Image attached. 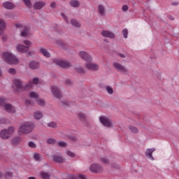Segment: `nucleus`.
I'll return each mask as SVG.
<instances>
[{
	"mask_svg": "<svg viewBox=\"0 0 179 179\" xmlns=\"http://www.w3.org/2000/svg\"><path fill=\"white\" fill-rule=\"evenodd\" d=\"M34 129V123L30 121H24L20 124L17 129V132L19 135H27L33 132Z\"/></svg>",
	"mask_w": 179,
	"mask_h": 179,
	"instance_id": "nucleus-1",
	"label": "nucleus"
},
{
	"mask_svg": "<svg viewBox=\"0 0 179 179\" xmlns=\"http://www.w3.org/2000/svg\"><path fill=\"white\" fill-rule=\"evenodd\" d=\"M28 179H36V178L35 177H29V178H28Z\"/></svg>",
	"mask_w": 179,
	"mask_h": 179,
	"instance_id": "nucleus-59",
	"label": "nucleus"
},
{
	"mask_svg": "<svg viewBox=\"0 0 179 179\" xmlns=\"http://www.w3.org/2000/svg\"><path fill=\"white\" fill-rule=\"evenodd\" d=\"M34 157H40L41 155L38 152H34Z\"/></svg>",
	"mask_w": 179,
	"mask_h": 179,
	"instance_id": "nucleus-51",
	"label": "nucleus"
},
{
	"mask_svg": "<svg viewBox=\"0 0 179 179\" xmlns=\"http://www.w3.org/2000/svg\"><path fill=\"white\" fill-rule=\"evenodd\" d=\"M29 66L31 69H38L40 68V64L37 62L31 61L29 62Z\"/></svg>",
	"mask_w": 179,
	"mask_h": 179,
	"instance_id": "nucleus-22",
	"label": "nucleus"
},
{
	"mask_svg": "<svg viewBox=\"0 0 179 179\" xmlns=\"http://www.w3.org/2000/svg\"><path fill=\"white\" fill-rule=\"evenodd\" d=\"M77 71H78V72H82V69L80 68V69H77Z\"/></svg>",
	"mask_w": 179,
	"mask_h": 179,
	"instance_id": "nucleus-58",
	"label": "nucleus"
},
{
	"mask_svg": "<svg viewBox=\"0 0 179 179\" xmlns=\"http://www.w3.org/2000/svg\"><path fill=\"white\" fill-rule=\"evenodd\" d=\"M117 55L120 57V58H127V53H118Z\"/></svg>",
	"mask_w": 179,
	"mask_h": 179,
	"instance_id": "nucleus-49",
	"label": "nucleus"
},
{
	"mask_svg": "<svg viewBox=\"0 0 179 179\" xmlns=\"http://www.w3.org/2000/svg\"><path fill=\"white\" fill-rule=\"evenodd\" d=\"M8 99L5 97L0 98V106L3 107L8 113L10 114H13L16 113V109L13 107V106L10 105V103H7Z\"/></svg>",
	"mask_w": 179,
	"mask_h": 179,
	"instance_id": "nucleus-6",
	"label": "nucleus"
},
{
	"mask_svg": "<svg viewBox=\"0 0 179 179\" xmlns=\"http://www.w3.org/2000/svg\"><path fill=\"white\" fill-rule=\"evenodd\" d=\"M15 131L16 128L13 126H10L7 129H2L0 131V138H1V139H9V138L15 134Z\"/></svg>",
	"mask_w": 179,
	"mask_h": 179,
	"instance_id": "nucleus-5",
	"label": "nucleus"
},
{
	"mask_svg": "<svg viewBox=\"0 0 179 179\" xmlns=\"http://www.w3.org/2000/svg\"><path fill=\"white\" fill-rule=\"evenodd\" d=\"M61 16L64 19V22H66V23H69V20H68V17L66 15H65V13H62Z\"/></svg>",
	"mask_w": 179,
	"mask_h": 179,
	"instance_id": "nucleus-42",
	"label": "nucleus"
},
{
	"mask_svg": "<svg viewBox=\"0 0 179 179\" xmlns=\"http://www.w3.org/2000/svg\"><path fill=\"white\" fill-rule=\"evenodd\" d=\"M70 23L72 24V26H74V27H80V23L78 22L76 20H71Z\"/></svg>",
	"mask_w": 179,
	"mask_h": 179,
	"instance_id": "nucleus-31",
	"label": "nucleus"
},
{
	"mask_svg": "<svg viewBox=\"0 0 179 179\" xmlns=\"http://www.w3.org/2000/svg\"><path fill=\"white\" fill-rule=\"evenodd\" d=\"M32 44L31 41L25 39L22 41V43H18L16 45L15 50L17 52H20V54H26V52H27V50L30 48Z\"/></svg>",
	"mask_w": 179,
	"mask_h": 179,
	"instance_id": "nucleus-4",
	"label": "nucleus"
},
{
	"mask_svg": "<svg viewBox=\"0 0 179 179\" xmlns=\"http://www.w3.org/2000/svg\"><path fill=\"white\" fill-rule=\"evenodd\" d=\"M44 117L43 112L40 110H36L34 113V118L35 120H41Z\"/></svg>",
	"mask_w": 179,
	"mask_h": 179,
	"instance_id": "nucleus-21",
	"label": "nucleus"
},
{
	"mask_svg": "<svg viewBox=\"0 0 179 179\" xmlns=\"http://www.w3.org/2000/svg\"><path fill=\"white\" fill-rule=\"evenodd\" d=\"M66 85H71V84H72V80H66Z\"/></svg>",
	"mask_w": 179,
	"mask_h": 179,
	"instance_id": "nucleus-53",
	"label": "nucleus"
},
{
	"mask_svg": "<svg viewBox=\"0 0 179 179\" xmlns=\"http://www.w3.org/2000/svg\"><path fill=\"white\" fill-rule=\"evenodd\" d=\"M31 83L34 85H38V83L40 82V79L38 78H34L32 79V81H31Z\"/></svg>",
	"mask_w": 179,
	"mask_h": 179,
	"instance_id": "nucleus-46",
	"label": "nucleus"
},
{
	"mask_svg": "<svg viewBox=\"0 0 179 179\" xmlns=\"http://www.w3.org/2000/svg\"><path fill=\"white\" fill-rule=\"evenodd\" d=\"M101 160L103 164H106L107 166L112 163L111 160L107 157H102Z\"/></svg>",
	"mask_w": 179,
	"mask_h": 179,
	"instance_id": "nucleus-30",
	"label": "nucleus"
},
{
	"mask_svg": "<svg viewBox=\"0 0 179 179\" xmlns=\"http://www.w3.org/2000/svg\"><path fill=\"white\" fill-rule=\"evenodd\" d=\"M78 55L79 57H80V58H82L83 59H84V61H86L87 62L88 61H93V57H92V56L89 53L85 51L79 52Z\"/></svg>",
	"mask_w": 179,
	"mask_h": 179,
	"instance_id": "nucleus-13",
	"label": "nucleus"
},
{
	"mask_svg": "<svg viewBox=\"0 0 179 179\" xmlns=\"http://www.w3.org/2000/svg\"><path fill=\"white\" fill-rule=\"evenodd\" d=\"M28 146H29V148H31V149H36V148H37V145H36V143L33 141H29L28 143Z\"/></svg>",
	"mask_w": 179,
	"mask_h": 179,
	"instance_id": "nucleus-38",
	"label": "nucleus"
},
{
	"mask_svg": "<svg viewBox=\"0 0 179 179\" xmlns=\"http://www.w3.org/2000/svg\"><path fill=\"white\" fill-rule=\"evenodd\" d=\"M13 85L16 92H20V90H29V89L33 87V83H31V81H29L27 85H23V82L20 78H15L13 80Z\"/></svg>",
	"mask_w": 179,
	"mask_h": 179,
	"instance_id": "nucleus-3",
	"label": "nucleus"
},
{
	"mask_svg": "<svg viewBox=\"0 0 179 179\" xmlns=\"http://www.w3.org/2000/svg\"><path fill=\"white\" fill-rule=\"evenodd\" d=\"M5 30H6V21L0 18V36H3Z\"/></svg>",
	"mask_w": 179,
	"mask_h": 179,
	"instance_id": "nucleus-17",
	"label": "nucleus"
},
{
	"mask_svg": "<svg viewBox=\"0 0 179 179\" xmlns=\"http://www.w3.org/2000/svg\"><path fill=\"white\" fill-rule=\"evenodd\" d=\"M90 171L92 173H95L96 174H100L104 171V168L99 164H92L90 167Z\"/></svg>",
	"mask_w": 179,
	"mask_h": 179,
	"instance_id": "nucleus-8",
	"label": "nucleus"
},
{
	"mask_svg": "<svg viewBox=\"0 0 179 179\" xmlns=\"http://www.w3.org/2000/svg\"><path fill=\"white\" fill-rule=\"evenodd\" d=\"M41 177L43 179H50V173L47 172H41Z\"/></svg>",
	"mask_w": 179,
	"mask_h": 179,
	"instance_id": "nucleus-35",
	"label": "nucleus"
},
{
	"mask_svg": "<svg viewBox=\"0 0 179 179\" xmlns=\"http://www.w3.org/2000/svg\"><path fill=\"white\" fill-rule=\"evenodd\" d=\"M57 4L55 3H52L51 4H50V8H55V6H56Z\"/></svg>",
	"mask_w": 179,
	"mask_h": 179,
	"instance_id": "nucleus-54",
	"label": "nucleus"
},
{
	"mask_svg": "<svg viewBox=\"0 0 179 179\" xmlns=\"http://www.w3.org/2000/svg\"><path fill=\"white\" fill-rule=\"evenodd\" d=\"M56 142L55 139L52 138H50L47 140V143H48V145H54Z\"/></svg>",
	"mask_w": 179,
	"mask_h": 179,
	"instance_id": "nucleus-40",
	"label": "nucleus"
},
{
	"mask_svg": "<svg viewBox=\"0 0 179 179\" xmlns=\"http://www.w3.org/2000/svg\"><path fill=\"white\" fill-rule=\"evenodd\" d=\"M45 6V3L44 1H36L35 2L34 5V9H42V8H44Z\"/></svg>",
	"mask_w": 179,
	"mask_h": 179,
	"instance_id": "nucleus-20",
	"label": "nucleus"
},
{
	"mask_svg": "<svg viewBox=\"0 0 179 179\" xmlns=\"http://www.w3.org/2000/svg\"><path fill=\"white\" fill-rule=\"evenodd\" d=\"M128 6L127 5H124L122 7V10H123V12H127V10H128Z\"/></svg>",
	"mask_w": 179,
	"mask_h": 179,
	"instance_id": "nucleus-50",
	"label": "nucleus"
},
{
	"mask_svg": "<svg viewBox=\"0 0 179 179\" xmlns=\"http://www.w3.org/2000/svg\"><path fill=\"white\" fill-rule=\"evenodd\" d=\"M31 104H33V101H31V99H27L25 100V105L26 106H31Z\"/></svg>",
	"mask_w": 179,
	"mask_h": 179,
	"instance_id": "nucleus-47",
	"label": "nucleus"
},
{
	"mask_svg": "<svg viewBox=\"0 0 179 179\" xmlns=\"http://www.w3.org/2000/svg\"><path fill=\"white\" fill-rule=\"evenodd\" d=\"M1 58L4 62L9 65H17L19 59L10 51H4L2 52Z\"/></svg>",
	"mask_w": 179,
	"mask_h": 179,
	"instance_id": "nucleus-2",
	"label": "nucleus"
},
{
	"mask_svg": "<svg viewBox=\"0 0 179 179\" xmlns=\"http://www.w3.org/2000/svg\"><path fill=\"white\" fill-rule=\"evenodd\" d=\"M98 12L99 15H101V16H104L106 15V6L102 4H99L98 6Z\"/></svg>",
	"mask_w": 179,
	"mask_h": 179,
	"instance_id": "nucleus-23",
	"label": "nucleus"
},
{
	"mask_svg": "<svg viewBox=\"0 0 179 179\" xmlns=\"http://www.w3.org/2000/svg\"><path fill=\"white\" fill-rule=\"evenodd\" d=\"M151 160H154V158L153 157H150V158Z\"/></svg>",
	"mask_w": 179,
	"mask_h": 179,
	"instance_id": "nucleus-61",
	"label": "nucleus"
},
{
	"mask_svg": "<svg viewBox=\"0 0 179 179\" xmlns=\"http://www.w3.org/2000/svg\"><path fill=\"white\" fill-rule=\"evenodd\" d=\"M57 43L59 45H62L64 44V42H62V41H58Z\"/></svg>",
	"mask_w": 179,
	"mask_h": 179,
	"instance_id": "nucleus-55",
	"label": "nucleus"
},
{
	"mask_svg": "<svg viewBox=\"0 0 179 179\" xmlns=\"http://www.w3.org/2000/svg\"><path fill=\"white\" fill-rule=\"evenodd\" d=\"M0 76H2V70L0 69Z\"/></svg>",
	"mask_w": 179,
	"mask_h": 179,
	"instance_id": "nucleus-60",
	"label": "nucleus"
},
{
	"mask_svg": "<svg viewBox=\"0 0 179 179\" xmlns=\"http://www.w3.org/2000/svg\"><path fill=\"white\" fill-rule=\"evenodd\" d=\"M34 159L36 162H38V160H40V157H35Z\"/></svg>",
	"mask_w": 179,
	"mask_h": 179,
	"instance_id": "nucleus-57",
	"label": "nucleus"
},
{
	"mask_svg": "<svg viewBox=\"0 0 179 179\" xmlns=\"http://www.w3.org/2000/svg\"><path fill=\"white\" fill-rule=\"evenodd\" d=\"M22 141V138L19 136L14 137L12 140V143L13 145H19L20 142Z\"/></svg>",
	"mask_w": 179,
	"mask_h": 179,
	"instance_id": "nucleus-29",
	"label": "nucleus"
},
{
	"mask_svg": "<svg viewBox=\"0 0 179 179\" xmlns=\"http://www.w3.org/2000/svg\"><path fill=\"white\" fill-rule=\"evenodd\" d=\"M122 34H123L124 38H128V29H124L122 30Z\"/></svg>",
	"mask_w": 179,
	"mask_h": 179,
	"instance_id": "nucleus-44",
	"label": "nucleus"
},
{
	"mask_svg": "<svg viewBox=\"0 0 179 179\" xmlns=\"http://www.w3.org/2000/svg\"><path fill=\"white\" fill-rule=\"evenodd\" d=\"M57 145L59 148H68V143L61 141L57 143Z\"/></svg>",
	"mask_w": 179,
	"mask_h": 179,
	"instance_id": "nucleus-34",
	"label": "nucleus"
},
{
	"mask_svg": "<svg viewBox=\"0 0 179 179\" xmlns=\"http://www.w3.org/2000/svg\"><path fill=\"white\" fill-rule=\"evenodd\" d=\"M99 120V122L103 127H106V128H114V123L113 122V120H111L108 116H100Z\"/></svg>",
	"mask_w": 179,
	"mask_h": 179,
	"instance_id": "nucleus-7",
	"label": "nucleus"
},
{
	"mask_svg": "<svg viewBox=\"0 0 179 179\" xmlns=\"http://www.w3.org/2000/svg\"><path fill=\"white\" fill-rule=\"evenodd\" d=\"M106 90L108 94H113L114 93V90L111 87V86H106Z\"/></svg>",
	"mask_w": 179,
	"mask_h": 179,
	"instance_id": "nucleus-37",
	"label": "nucleus"
},
{
	"mask_svg": "<svg viewBox=\"0 0 179 179\" xmlns=\"http://www.w3.org/2000/svg\"><path fill=\"white\" fill-rule=\"evenodd\" d=\"M3 174L5 173L0 171V178H2V177H3Z\"/></svg>",
	"mask_w": 179,
	"mask_h": 179,
	"instance_id": "nucleus-56",
	"label": "nucleus"
},
{
	"mask_svg": "<svg viewBox=\"0 0 179 179\" xmlns=\"http://www.w3.org/2000/svg\"><path fill=\"white\" fill-rule=\"evenodd\" d=\"M113 68L117 71V72H122L123 73L128 72V69L118 62H113Z\"/></svg>",
	"mask_w": 179,
	"mask_h": 179,
	"instance_id": "nucleus-9",
	"label": "nucleus"
},
{
	"mask_svg": "<svg viewBox=\"0 0 179 179\" xmlns=\"http://www.w3.org/2000/svg\"><path fill=\"white\" fill-rule=\"evenodd\" d=\"M4 177L6 179H10V178H12V177H13V173H12V171H6L4 173Z\"/></svg>",
	"mask_w": 179,
	"mask_h": 179,
	"instance_id": "nucleus-33",
	"label": "nucleus"
},
{
	"mask_svg": "<svg viewBox=\"0 0 179 179\" xmlns=\"http://www.w3.org/2000/svg\"><path fill=\"white\" fill-rule=\"evenodd\" d=\"M69 5L71 8H79L80 6V2L78 0H71L69 1Z\"/></svg>",
	"mask_w": 179,
	"mask_h": 179,
	"instance_id": "nucleus-24",
	"label": "nucleus"
},
{
	"mask_svg": "<svg viewBox=\"0 0 179 179\" xmlns=\"http://www.w3.org/2000/svg\"><path fill=\"white\" fill-rule=\"evenodd\" d=\"M64 155H66L69 157H76V154L75 152H73V151L69 150H66L64 151Z\"/></svg>",
	"mask_w": 179,
	"mask_h": 179,
	"instance_id": "nucleus-26",
	"label": "nucleus"
},
{
	"mask_svg": "<svg viewBox=\"0 0 179 179\" xmlns=\"http://www.w3.org/2000/svg\"><path fill=\"white\" fill-rule=\"evenodd\" d=\"M154 152H156V148H148L145 150V155L146 157H152Z\"/></svg>",
	"mask_w": 179,
	"mask_h": 179,
	"instance_id": "nucleus-19",
	"label": "nucleus"
},
{
	"mask_svg": "<svg viewBox=\"0 0 179 179\" xmlns=\"http://www.w3.org/2000/svg\"><path fill=\"white\" fill-rule=\"evenodd\" d=\"M27 54V57H32V55H34V53L31 50H27V52H25Z\"/></svg>",
	"mask_w": 179,
	"mask_h": 179,
	"instance_id": "nucleus-48",
	"label": "nucleus"
},
{
	"mask_svg": "<svg viewBox=\"0 0 179 179\" xmlns=\"http://www.w3.org/2000/svg\"><path fill=\"white\" fill-rule=\"evenodd\" d=\"M54 62L57 65H59V66H62L63 68H69V66H71V62L66 60L55 59Z\"/></svg>",
	"mask_w": 179,
	"mask_h": 179,
	"instance_id": "nucleus-11",
	"label": "nucleus"
},
{
	"mask_svg": "<svg viewBox=\"0 0 179 179\" xmlns=\"http://www.w3.org/2000/svg\"><path fill=\"white\" fill-rule=\"evenodd\" d=\"M2 6L3 8H4L5 9H15V4L10 1H5L2 3Z\"/></svg>",
	"mask_w": 179,
	"mask_h": 179,
	"instance_id": "nucleus-18",
	"label": "nucleus"
},
{
	"mask_svg": "<svg viewBox=\"0 0 179 179\" xmlns=\"http://www.w3.org/2000/svg\"><path fill=\"white\" fill-rule=\"evenodd\" d=\"M86 69H89V71H98L99 64L92 62V61H88L85 65Z\"/></svg>",
	"mask_w": 179,
	"mask_h": 179,
	"instance_id": "nucleus-12",
	"label": "nucleus"
},
{
	"mask_svg": "<svg viewBox=\"0 0 179 179\" xmlns=\"http://www.w3.org/2000/svg\"><path fill=\"white\" fill-rule=\"evenodd\" d=\"M36 103L38 106H45V101L40 97L36 99Z\"/></svg>",
	"mask_w": 179,
	"mask_h": 179,
	"instance_id": "nucleus-32",
	"label": "nucleus"
},
{
	"mask_svg": "<svg viewBox=\"0 0 179 179\" xmlns=\"http://www.w3.org/2000/svg\"><path fill=\"white\" fill-rule=\"evenodd\" d=\"M26 27V24H23V23H22V22H17V23H15V27L17 28V29H24V27Z\"/></svg>",
	"mask_w": 179,
	"mask_h": 179,
	"instance_id": "nucleus-36",
	"label": "nucleus"
},
{
	"mask_svg": "<svg viewBox=\"0 0 179 179\" xmlns=\"http://www.w3.org/2000/svg\"><path fill=\"white\" fill-rule=\"evenodd\" d=\"M101 36H103V37H106V38H115V34L107 30L102 31Z\"/></svg>",
	"mask_w": 179,
	"mask_h": 179,
	"instance_id": "nucleus-16",
	"label": "nucleus"
},
{
	"mask_svg": "<svg viewBox=\"0 0 179 179\" xmlns=\"http://www.w3.org/2000/svg\"><path fill=\"white\" fill-rule=\"evenodd\" d=\"M129 130L133 134H138V132H139V130L137 129V127L132 125L129 126Z\"/></svg>",
	"mask_w": 179,
	"mask_h": 179,
	"instance_id": "nucleus-28",
	"label": "nucleus"
},
{
	"mask_svg": "<svg viewBox=\"0 0 179 179\" xmlns=\"http://www.w3.org/2000/svg\"><path fill=\"white\" fill-rule=\"evenodd\" d=\"M52 162H54V163H64L65 159L62 157H53Z\"/></svg>",
	"mask_w": 179,
	"mask_h": 179,
	"instance_id": "nucleus-27",
	"label": "nucleus"
},
{
	"mask_svg": "<svg viewBox=\"0 0 179 179\" xmlns=\"http://www.w3.org/2000/svg\"><path fill=\"white\" fill-rule=\"evenodd\" d=\"M78 117L80 119V120H85L86 118V113H83V112H80L78 113Z\"/></svg>",
	"mask_w": 179,
	"mask_h": 179,
	"instance_id": "nucleus-41",
	"label": "nucleus"
},
{
	"mask_svg": "<svg viewBox=\"0 0 179 179\" xmlns=\"http://www.w3.org/2000/svg\"><path fill=\"white\" fill-rule=\"evenodd\" d=\"M8 73L10 75H16V69L10 68L8 70Z\"/></svg>",
	"mask_w": 179,
	"mask_h": 179,
	"instance_id": "nucleus-45",
	"label": "nucleus"
},
{
	"mask_svg": "<svg viewBox=\"0 0 179 179\" xmlns=\"http://www.w3.org/2000/svg\"><path fill=\"white\" fill-rule=\"evenodd\" d=\"M52 93L56 99H59L61 97V89L57 86H52Z\"/></svg>",
	"mask_w": 179,
	"mask_h": 179,
	"instance_id": "nucleus-15",
	"label": "nucleus"
},
{
	"mask_svg": "<svg viewBox=\"0 0 179 179\" xmlns=\"http://www.w3.org/2000/svg\"><path fill=\"white\" fill-rule=\"evenodd\" d=\"M172 5L173 6H177L178 5H179V3H178V1H173V2H172Z\"/></svg>",
	"mask_w": 179,
	"mask_h": 179,
	"instance_id": "nucleus-52",
	"label": "nucleus"
},
{
	"mask_svg": "<svg viewBox=\"0 0 179 179\" xmlns=\"http://www.w3.org/2000/svg\"><path fill=\"white\" fill-rule=\"evenodd\" d=\"M33 32H31V29H30V26L25 25L23 29L21 31L20 36L22 37H29L31 36Z\"/></svg>",
	"mask_w": 179,
	"mask_h": 179,
	"instance_id": "nucleus-10",
	"label": "nucleus"
},
{
	"mask_svg": "<svg viewBox=\"0 0 179 179\" xmlns=\"http://www.w3.org/2000/svg\"><path fill=\"white\" fill-rule=\"evenodd\" d=\"M29 97L37 100L40 97V94H38V93H37L36 92L31 91L29 92Z\"/></svg>",
	"mask_w": 179,
	"mask_h": 179,
	"instance_id": "nucleus-25",
	"label": "nucleus"
},
{
	"mask_svg": "<svg viewBox=\"0 0 179 179\" xmlns=\"http://www.w3.org/2000/svg\"><path fill=\"white\" fill-rule=\"evenodd\" d=\"M63 1H66V0H63Z\"/></svg>",
	"mask_w": 179,
	"mask_h": 179,
	"instance_id": "nucleus-62",
	"label": "nucleus"
},
{
	"mask_svg": "<svg viewBox=\"0 0 179 179\" xmlns=\"http://www.w3.org/2000/svg\"><path fill=\"white\" fill-rule=\"evenodd\" d=\"M24 5L27 6V8H31V0H22Z\"/></svg>",
	"mask_w": 179,
	"mask_h": 179,
	"instance_id": "nucleus-39",
	"label": "nucleus"
},
{
	"mask_svg": "<svg viewBox=\"0 0 179 179\" xmlns=\"http://www.w3.org/2000/svg\"><path fill=\"white\" fill-rule=\"evenodd\" d=\"M38 52L43 55L45 58H51V53L48 51V50L45 49L44 47H39L38 48Z\"/></svg>",
	"mask_w": 179,
	"mask_h": 179,
	"instance_id": "nucleus-14",
	"label": "nucleus"
},
{
	"mask_svg": "<svg viewBox=\"0 0 179 179\" xmlns=\"http://www.w3.org/2000/svg\"><path fill=\"white\" fill-rule=\"evenodd\" d=\"M48 127H50V128H57V125L55 122H51L48 124Z\"/></svg>",
	"mask_w": 179,
	"mask_h": 179,
	"instance_id": "nucleus-43",
	"label": "nucleus"
}]
</instances>
